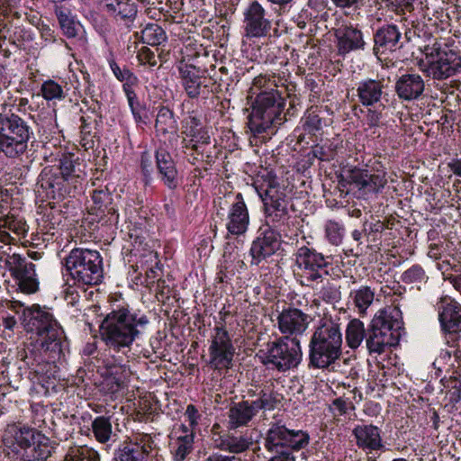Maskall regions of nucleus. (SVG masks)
I'll use <instances>...</instances> for the list:
<instances>
[{
    "mask_svg": "<svg viewBox=\"0 0 461 461\" xmlns=\"http://www.w3.org/2000/svg\"><path fill=\"white\" fill-rule=\"evenodd\" d=\"M149 323L147 315L121 306L106 314L99 326L100 339L119 352L130 348Z\"/></svg>",
    "mask_w": 461,
    "mask_h": 461,
    "instance_id": "obj_1",
    "label": "nucleus"
},
{
    "mask_svg": "<svg viewBox=\"0 0 461 461\" xmlns=\"http://www.w3.org/2000/svg\"><path fill=\"white\" fill-rule=\"evenodd\" d=\"M21 321L27 332L39 337L41 348L49 359L54 361L64 356V330L50 309L36 303L25 307Z\"/></svg>",
    "mask_w": 461,
    "mask_h": 461,
    "instance_id": "obj_2",
    "label": "nucleus"
},
{
    "mask_svg": "<svg viewBox=\"0 0 461 461\" xmlns=\"http://www.w3.org/2000/svg\"><path fill=\"white\" fill-rule=\"evenodd\" d=\"M295 277L302 286L316 289L322 285L319 297L325 302L337 298V291L329 281L327 267L330 265V257L324 256L312 248L300 247L294 254Z\"/></svg>",
    "mask_w": 461,
    "mask_h": 461,
    "instance_id": "obj_3",
    "label": "nucleus"
},
{
    "mask_svg": "<svg viewBox=\"0 0 461 461\" xmlns=\"http://www.w3.org/2000/svg\"><path fill=\"white\" fill-rule=\"evenodd\" d=\"M342 355V333L339 324L323 321L314 330L309 342V366L328 369Z\"/></svg>",
    "mask_w": 461,
    "mask_h": 461,
    "instance_id": "obj_4",
    "label": "nucleus"
},
{
    "mask_svg": "<svg viewBox=\"0 0 461 461\" xmlns=\"http://www.w3.org/2000/svg\"><path fill=\"white\" fill-rule=\"evenodd\" d=\"M285 99L273 88L257 94L248 122L252 134L258 137L272 127L281 125L285 121Z\"/></svg>",
    "mask_w": 461,
    "mask_h": 461,
    "instance_id": "obj_5",
    "label": "nucleus"
},
{
    "mask_svg": "<svg viewBox=\"0 0 461 461\" xmlns=\"http://www.w3.org/2000/svg\"><path fill=\"white\" fill-rule=\"evenodd\" d=\"M396 308L379 310L367 326L366 346L370 355H381L399 341L401 322Z\"/></svg>",
    "mask_w": 461,
    "mask_h": 461,
    "instance_id": "obj_6",
    "label": "nucleus"
},
{
    "mask_svg": "<svg viewBox=\"0 0 461 461\" xmlns=\"http://www.w3.org/2000/svg\"><path fill=\"white\" fill-rule=\"evenodd\" d=\"M33 138L30 122L14 113H0V155L17 158L28 150V143Z\"/></svg>",
    "mask_w": 461,
    "mask_h": 461,
    "instance_id": "obj_7",
    "label": "nucleus"
},
{
    "mask_svg": "<svg viewBox=\"0 0 461 461\" xmlns=\"http://www.w3.org/2000/svg\"><path fill=\"white\" fill-rule=\"evenodd\" d=\"M65 267L76 284L95 285L103 279V259L97 250L77 248L65 258Z\"/></svg>",
    "mask_w": 461,
    "mask_h": 461,
    "instance_id": "obj_8",
    "label": "nucleus"
},
{
    "mask_svg": "<svg viewBox=\"0 0 461 461\" xmlns=\"http://www.w3.org/2000/svg\"><path fill=\"white\" fill-rule=\"evenodd\" d=\"M310 442L309 434L303 430L289 429L280 423H271L264 438L265 448L273 454V456H280V459L295 460L294 451L305 448Z\"/></svg>",
    "mask_w": 461,
    "mask_h": 461,
    "instance_id": "obj_9",
    "label": "nucleus"
},
{
    "mask_svg": "<svg viewBox=\"0 0 461 461\" xmlns=\"http://www.w3.org/2000/svg\"><path fill=\"white\" fill-rule=\"evenodd\" d=\"M259 353L263 365L283 373L297 367L303 357L300 341L296 338H278L269 341Z\"/></svg>",
    "mask_w": 461,
    "mask_h": 461,
    "instance_id": "obj_10",
    "label": "nucleus"
},
{
    "mask_svg": "<svg viewBox=\"0 0 461 461\" xmlns=\"http://www.w3.org/2000/svg\"><path fill=\"white\" fill-rule=\"evenodd\" d=\"M4 263L19 292L32 294L39 291L35 264L18 253L7 254Z\"/></svg>",
    "mask_w": 461,
    "mask_h": 461,
    "instance_id": "obj_11",
    "label": "nucleus"
},
{
    "mask_svg": "<svg viewBox=\"0 0 461 461\" xmlns=\"http://www.w3.org/2000/svg\"><path fill=\"white\" fill-rule=\"evenodd\" d=\"M221 321L214 328V335L209 348L210 364L214 369L229 368L234 356V347L228 331L224 328L228 312H220Z\"/></svg>",
    "mask_w": 461,
    "mask_h": 461,
    "instance_id": "obj_12",
    "label": "nucleus"
},
{
    "mask_svg": "<svg viewBox=\"0 0 461 461\" xmlns=\"http://www.w3.org/2000/svg\"><path fill=\"white\" fill-rule=\"evenodd\" d=\"M281 246L280 234L270 226L260 228L258 237L253 240L249 254L251 265L258 266L262 261L276 254Z\"/></svg>",
    "mask_w": 461,
    "mask_h": 461,
    "instance_id": "obj_13",
    "label": "nucleus"
},
{
    "mask_svg": "<svg viewBox=\"0 0 461 461\" xmlns=\"http://www.w3.org/2000/svg\"><path fill=\"white\" fill-rule=\"evenodd\" d=\"M158 450L150 435H142L137 441L125 443L115 455L114 461H149Z\"/></svg>",
    "mask_w": 461,
    "mask_h": 461,
    "instance_id": "obj_14",
    "label": "nucleus"
},
{
    "mask_svg": "<svg viewBox=\"0 0 461 461\" xmlns=\"http://www.w3.org/2000/svg\"><path fill=\"white\" fill-rule=\"evenodd\" d=\"M262 201L267 219L276 224V226L286 223L290 216L288 212V201L284 192L274 186H270L265 191L264 195H262Z\"/></svg>",
    "mask_w": 461,
    "mask_h": 461,
    "instance_id": "obj_15",
    "label": "nucleus"
},
{
    "mask_svg": "<svg viewBox=\"0 0 461 461\" xmlns=\"http://www.w3.org/2000/svg\"><path fill=\"white\" fill-rule=\"evenodd\" d=\"M38 186L46 193V196L56 199L65 197L71 193L73 185L64 175L53 167H46L39 176Z\"/></svg>",
    "mask_w": 461,
    "mask_h": 461,
    "instance_id": "obj_16",
    "label": "nucleus"
},
{
    "mask_svg": "<svg viewBox=\"0 0 461 461\" xmlns=\"http://www.w3.org/2000/svg\"><path fill=\"white\" fill-rule=\"evenodd\" d=\"M244 30L249 38L266 37L271 30V21L263 6L253 1L244 13Z\"/></svg>",
    "mask_w": 461,
    "mask_h": 461,
    "instance_id": "obj_17",
    "label": "nucleus"
},
{
    "mask_svg": "<svg viewBox=\"0 0 461 461\" xmlns=\"http://www.w3.org/2000/svg\"><path fill=\"white\" fill-rule=\"evenodd\" d=\"M346 179L355 185L359 190L369 193H378L387 184L385 173L372 172L366 168L352 167L346 171Z\"/></svg>",
    "mask_w": 461,
    "mask_h": 461,
    "instance_id": "obj_18",
    "label": "nucleus"
},
{
    "mask_svg": "<svg viewBox=\"0 0 461 461\" xmlns=\"http://www.w3.org/2000/svg\"><path fill=\"white\" fill-rule=\"evenodd\" d=\"M438 59L428 68L429 74L437 80H443L456 74L461 69V56L452 50H437Z\"/></svg>",
    "mask_w": 461,
    "mask_h": 461,
    "instance_id": "obj_19",
    "label": "nucleus"
},
{
    "mask_svg": "<svg viewBox=\"0 0 461 461\" xmlns=\"http://www.w3.org/2000/svg\"><path fill=\"white\" fill-rule=\"evenodd\" d=\"M309 316L294 307L284 309L277 316V326L283 338L302 335L307 329Z\"/></svg>",
    "mask_w": 461,
    "mask_h": 461,
    "instance_id": "obj_20",
    "label": "nucleus"
},
{
    "mask_svg": "<svg viewBox=\"0 0 461 461\" xmlns=\"http://www.w3.org/2000/svg\"><path fill=\"white\" fill-rule=\"evenodd\" d=\"M181 85L191 99H198L201 95L208 92L207 85H205L206 78L201 75L199 68L195 66L181 61L177 67Z\"/></svg>",
    "mask_w": 461,
    "mask_h": 461,
    "instance_id": "obj_21",
    "label": "nucleus"
},
{
    "mask_svg": "<svg viewBox=\"0 0 461 461\" xmlns=\"http://www.w3.org/2000/svg\"><path fill=\"white\" fill-rule=\"evenodd\" d=\"M335 37L339 55H346L351 51L363 50L366 41L361 30L352 24H342L336 29Z\"/></svg>",
    "mask_w": 461,
    "mask_h": 461,
    "instance_id": "obj_22",
    "label": "nucleus"
},
{
    "mask_svg": "<svg viewBox=\"0 0 461 461\" xmlns=\"http://www.w3.org/2000/svg\"><path fill=\"white\" fill-rule=\"evenodd\" d=\"M438 320L444 331L456 333L461 330V304L446 296L438 303Z\"/></svg>",
    "mask_w": 461,
    "mask_h": 461,
    "instance_id": "obj_23",
    "label": "nucleus"
},
{
    "mask_svg": "<svg viewBox=\"0 0 461 461\" xmlns=\"http://www.w3.org/2000/svg\"><path fill=\"white\" fill-rule=\"evenodd\" d=\"M352 436L357 447L366 454L382 450L384 447L380 429L372 424L355 426Z\"/></svg>",
    "mask_w": 461,
    "mask_h": 461,
    "instance_id": "obj_24",
    "label": "nucleus"
},
{
    "mask_svg": "<svg viewBox=\"0 0 461 461\" xmlns=\"http://www.w3.org/2000/svg\"><path fill=\"white\" fill-rule=\"evenodd\" d=\"M402 33L395 24H384L374 33V53L383 55L402 48Z\"/></svg>",
    "mask_w": 461,
    "mask_h": 461,
    "instance_id": "obj_25",
    "label": "nucleus"
},
{
    "mask_svg": "<svg viewBox=\"0 0 461 461\" xmlns=\"http://www.w3.org/2000/svg\"><path fill=\"white\" fill-rule=\"evenodd\" d=\"M425 89V82L422 77L417 73H405L399 77L394 85V90L402 101H413L419 99Z\"/></svg>",
    "mask_w": 461,
    "mask_h": 461,
    "instance_id": "obj_26",
    "label": "nucleus"
},
{
    "mask_svg": "<svg viewBox=\"0 0 461 461\" xmlns=\"http://www.w3.org/2000/svg\"><path fill=\"white\" fill-rule=\"evenodd\" d=\"M249 224V214L241 194L236 195L228 213L226 229L228 233L233 236L244 234Z\"/></svg>",
    "mask_w": 461,
    "mask_h": 461,
    "instance_id": "obj_27",
    "label": "nucleus"
},
{
    "mask_svg": "<svg viewBox=\"0 0 461 461\" xmlns=\"http://www.w3.org/2000/svg\"><path fill=\"white\" fill-rule=\"evenodd\" d=\"M385 88L384 78L361 80L356 88L357 100L363 106H374L382 101Z\"/></svg>",
    "mask_w": 461,
    "mask_h": 461,
    "instance_id": "obj_28",
    "label": "nucleus"
},
{
    "mask_svg": "<svg viewBox=\"0 0 461 461\" xmlns=\"http://www.w3.org/2000/svg\"><path fill=\"white\" fill-rule=\"evenodd\" d=\"M156 164L163 184L170 190L176 189L179 185V176L171 154L166 149H158L156 152Z\"/></svg>",
    "mask_w": 461,
    "mask_h": 461,
    "instance_id": "obj_29",
    "label": "nucleus"
},
{
    "mask_svg": "<svg viewBox=\"0 0 461 461\" xmlns=\"http://www.w3.org/2000/svg\"><path fill=\"white\" fill-rule=\"evenodd\" d=\"M257 414L258 411L254 409L250 400L232 402L228 410L229 429L248 426Z\"/></svg>",
    "mask_w": 461,
    "mask_h": 461,
    "instance_id": "obj_30",
    "label": "nucleus"
},
{
    "mask_svg": "<svg viewBox=\"0 0 461 461\" xmlns=\"http://www.w3.org/2000/svg\"><path fill=\"white\" fill-rule=\"evenodd\" d=\"M58 169L66 176L74 188L86 176V165L73 154L63 155L59 159Z\"/></svg>",
    "mask_w": 461,
    "mask_h": 461,
    "instance_id": "obj_31",
    "label": "nucleus"
},
{
    "mask_svg": "<svg viewBox=\"0 0 461 461\" xmlns=\"http://www.w3.org/2000/svg\"><path fill=\"white\" fill-rule=\"evenodd\" d=\"M252 445V437L247 431L240 435L228 432L216 441L217 448L234 455L247 451Z\"/></svg>",
    "mask_w": 461,
    "mask_h": 461,
    "instance_id": "obj_32",
    "label": "nucleus"
},
{
    "mask_svg": "<svg viewBox=\"0 0 461 461\" xmlns=\"http://www.w3.org/2000/svg\"><path fill=\"white\" fill-rule=\"evenodd\" d=\"M183 133L190 137L192 141L210 143V135L202 125L201 116L194 111L188 113V116L183 121Z\"/></svg>",
    "mask_w": 461,
    "mask_h": 461,
    "instance_id": "obj_33",
    "label": "nucleus"
},
{
    "mask_svg": "<svg viewBox=\"0 0 461 461\" xmlns=\"http://www.w3.org/2000/svg\"><path fill=\"white\" fill-rule=\"evenodd\" d=\"M248 393L251 397H257L256 399L250 400V402L258 413L261 410H274L279 402L278 393L268 385L262 386L258 393L250 390Z\"/></svg>",
    "mask_w": 461,
    "mask_h": 461,
    "instance_id": "obj_34",
    "label": "nucleus"
},
{
    "mask_svg": "<svg viewBox=\"0 0 461 461\" xmlns=\"http://www.w3.org/2000/svg\"><path fill=\"white\" fill-rule=\"evenodd\" d=\"M62 33L68 39L76 38L81 29V24L72 15L71 11L56 6L54 9Z\"/></svg>",
    "mask_w": 461,
    "mask_h": 461,
    "instance_id": "obj_35",
    "label": "nucleus"
},
{
    "mask_svg": "<svg viewBox=\"0 0 461 461\" xmlns=\"http://www.w3.org/2000/svg\"><path fill=\"white\" fill-rule=\"evenodd\" d=\"M349 298L359 314H365L375 300V289L361 285L349 294Z\"/></svg>",
    "mask_w": 461,
    "mask_h": 461,
    "instance_id": "obj_36",
    "label": "nucleus"
},
{
    "mask_svg": "<svg viewBox=\"0 0 461 461\" xmlns=\"http://www.w3.org/2000/svg\"><path fill=\"white\" fill-rule=\"evenodd\" d=\"M367 328H365L364 322L359 319L351 320L346 329V342L352 348H357L363 340L366 341Z\"/></svg>",
    "mask_w": 461,
    "mask_h": 461,
    "instance_id": "obj_37",
    "label": "nucleus"
},
{
    "mask_svg": "<svg viewBox=\"0 0 461 461\" xmlns=\"http://www.w3.org/2000/svg\"><path fill=\"white\" fill-rule=\"evenodd\" d=\"M91 429L95 440L99 443H107L113 436L111 417L97 416L92 420Z\"/></svg>",
    "mask_w": 461,
    "mask_h": 461,
    "instance_id": "obj_38",
    "label": "nucleus"
},
{
    "mask_svg": "<svg viewBox=\"0 0 461 461\" xmlns=\"http://www.w3.org/2000/svg\"><path fill=\"white\" fill-rule=\"evenodd\" d=\"M105 8L107 12L122 20H132L137 14L135 4L130 0H111L105 5Z\"/></svg>",
    "mask_w": 461,
    "mask_h": 461,
    "instance_id": "obj_39",
    "label": "nucleus"
},
{
    "mask_svg": "<svg viewBox=\"0 0 461 461\" xmlns=\"http://www.w3.org/2000/svg\"><path fill=\"white\" fill-rule=\"evenodd\" d=\"M156 131L162 135L176 132L177 123L174 117V113L168 107L161 106L158 112L156 122Z\"/></svg>",
    "mask_w": 461,
    "mask_h": 461,
    "instance_id": "obj_40",
    "label": "nucleus"
},
{
    "mask_svg": "<svg viewBox=\"0 0 461 461\" xmlns=\"http://www.w3.org/2000/svg\"><path fill=\"white\" fill-rule=\"evenodd\" d=\"M140 34V41L150 46H158L167 41L165 31L158 23H148Z\"/></svg>",
    "mask_w": 461,
    "mask_h": 461,
    "instance_id": "obj_41",
    "label": "nucleus"
},
{
    "mask_svg": "<svg viewBox=\"0 0 461 461\" xmlns=\"http://www.w3.org/2000/svg\"><path fill=\"white\" fill-rule=\"evenodd\" d=\"M92 200L94 206L92 207L93 214L98 218H103L107 206L113 202V197L109 190L105 187L104 189H95L92 194Z\"/></svg>",
    "mask_w": 461,
    "mask_h": 461,
    "instance_id": "obj_42",
    "label": "nucleus"
},
{
    "mask_svg": "<svg viewBox=\"0 0 461 461\" xmlns=\"http://www.w3.org/2000/svg\"><path fill=\"white\" fill-rule=\"evenodd\" d=\"M361 400V393L357 388H354L348 393H344L342 396L333 400L332 405L339 415H344L349 410H355L354 401L358 402Z\"/></svg>",
    "mask_w": 461,
    "mask_h": 461,
    "instance_id": "obj_43",
    "label": "nucleus"
},
{
    "mask_svg": "<svg viewBox=\"0 0 461 461\" xmlns=\"http://www.w3.org/2000/svg\"><path fill=\"white\" fill-rule=\"evenodd\" d=\"M0 229H7L20 239L26 235L29 228L25 220L15 212L0 223Z\"/></svg>",
    "mask_w": 461,
    "mask_h": 461,
    "instance_id": "obj_44",
    "label": "nucleus"
},
{
    "mask_svg": "<svg viewBox=\"0 0 461 461\" xmlns=\"http://www.w3.org/2000/svg\"><path fill=\"white\" fill-rule=\"evenodd\" d=\"M194 434L180 435L174 451L176 461H183L193 450Z\"/></svg>",
    "mask_w": 461,
    "mask_h": 461,
    "instance_id": "obj_45",
    "label": "nucleus"
},
{
    "mask_svg": "<svg viewBox=\"0 0 461 461\" xmlns=\"http://www.w3.org/2000/svg\"><path fill=\"white\" fill-rule=\"evenodd\" d=\"M42 97L47 101L61 100L66 97L63 87L54 80H47L41 86Z\"/></svg>",
    "mask_w": 461,
    "mask_h": 461,
    "instance_id": "obj_46",
    "label": "nucleus"
},
{
    "mask_svg": "<svg viewBox=\"0 0 461 461\" xmlns=\"http://www.w3.org/2000/svg\"><path fill=\"white\" fill-rule=\"evenodd\" d=\"M131 371L126 366H113L109 369V376L115 379V390H121L127 385Z\"/></svg>",
    "mask_w": 461,
    "mask_h": 461,
    "instance_id": "obj_47",
    "label": "nucleus"
},
{
    "mask_svg": "<svg viewBox=\"0 0 461 461\" xmlns=\"http://www.w3.org/2000/svg\"><path fill=\"white\" fill-rule=\"evenodd\" d=\"M428 277L425 274L424 269L418 265H414L405 272H403L402 276V280L405 284H416L420 285L425 283Z\"/></svg>",
    "mask_w": 461,
    "mask_h": 461,
    "instance_id": "obj_48",
    "label": "nucleus"
},
{
    "mask_svg": "<svg viewBox=\"0 0 461 461\" xmlns=\"http://www.w3.org/2000/svg\"><path fill=\"white\" fill-rule=\"evenodd\" d=\"M65 461H100V458L91 448H76L66 456Z\"/></svg>",
    "mask_w": 461,
    "mask_h": 461,
    "instance_id": "obj_49",
    "label": "nucleus"
},
{
    "mask_svg": "<svg viewBox=\"0 0 461 461\" xmlns=\"http://www.w3.org/2000/svg\"><path fill=\"white\" fill-rule=\"evenodd\" d=\"M35 431L32 429L23 427L14 433V440L17 445L23 449L30 447L34 444Z\"/></svg>",
    "mask_w": 461,
    "mask_h": 461,
    "instance_id": "obj_50",
    "label": "nucleus"
},
{
    "mask_svg": "<svg viewBox=\"0 0 461 461\" xmlns=\"http://www.w3.org/2000/svg\"><path fill=\"white\" fill-rule=\"evenodd\" d=\"M110 67L118 80L130 86L137 84V77L126 67L121 68L114 60L110 61Z\"/></svg>",
    "mask_w": 461,
    "mask_h": 461,
    "instance_id": "obj_51",
    "label": "nucleus"
},
{
    "mask_svg": "<svg viewBox=\"0 0 461 461\" xmlns=\"http://www.w3.org/2000/svg\"><path fill=\"white\" fill-rule=\"evenodd\" d=\"M52 447L47 443H39L32 449V459H24L23 457L17 456L13 461H46L51 455Z\"/></svg>",
    "mask_w": 461,
    "mask_h": 461,
    "instance_id": "obj_52",
    "label": "nucleus"
},
{
    "mask_svg": "<svg viewBox=\"0 0 461 461\" xmlns=\"http://www.w3.org/2000/svg\"><path fill=\"white\" fill-rule=\"evenodd\" d=\"M123 90L125 92L129 105L135 119L140 120L141 106L139 103L137 95L133 89V86H130V84H123Z\"/></svg>",
    "mask_w": 461,
    "mask_h": 461,
    "instance_id": "obj_53",
    "label": "nucleus"
},
{
    "mask_svg": "<svg viewBox=\"0 0 461 461\" xmlns=\"http://www.w3.org/2000/svg\"><path fill=\"white\" fill-rule=\"evenodd\" d=\"M445 387L448 389L451 402L456 403L461 400V380L456 377H450L446 382Z\"/></svg>",
    "mask_w": 461,
    "mask_h": 461,
    "instance_id": "obj_54",
    "label": "nucleus"
},
{
    "mask_svg": "<svg viewBox=\"0 0 461 461\" xmlns=\"http://www.w3.org/2000/svg\"><path fill=\"white\" fill-rule=\"evenodd\" d=\"M81 133L84 135L83 138H82V145L87 149V148H92L93 147V140H88L87 137L88 136H91V132H92V124L95 123L96 124V120L94 119L93 121H90V118L89 117H86V116H82L81 117Z\"/></svg>",
    "mask_w": 461,
    "mask_h": 461,
    "instance_id": "obj_55",
    "label": "nucleus"
},
{
    "mask_svg": "<svg viewBox=\"0 0 461 461\" xmlns=\"http://www.w3.org/2000/svg\"><path fill=\"white\" fill-rule=\"evenodd\" d=\"M326 235L332 244H339L342 238L339 225L335 221H330L326 225Z\"/></svg>",
    "mask_w": 461,
    "mask_h": 461,
    "instance_id": "obj_56",
    "label": "nucleus"
},
{
    "mask_svg": "<svg viewBox=\"0 0 461 461\" xmlns=\"http://www.w3.org/2000/svg\"><path fill=\"white\" fill-rule=\"evenodd\" d=\"M321 118L315 113H309L305 117L304 128L309 132H315L321 128Z\"/></svg>",
    "mask_w": 461,
    "mask_h": 461,
    "instance_id": "obj_57",
    "label": "nucleus"
},
{
    "mask_svg": "<svg viewBox=\"0 0 461 461\" xmlns=\"http://www.w3.org/2000/svg\"><path fill=\"white\" fill-rule=\"evenodd\" d=\"M141 170L144 176V184L145 185H148L150 184L152 177H151V172H152V163L150 159L146 155H142L141 157Z\"/></svg>",
    "mask_w": 461,
    "mask_h": 461,
    "instance_id": "obj_58",
    "label": "nucleus"
},
{
    "mask_svg": "<svg viewBox=\"0 0 461 461\" xmlns=\"http://www.w3.org/2000/svg\"><path fill=\"white\" fill-rule=\"evenodd\" d=\"M118 218L119 214L117 212V208L112 202V203H110V206H107L104 217L99 219L104 220L105 223L116 224L118 222Z\"/></svg>",
    "mask_w": 461,
    "mask_h": 461,
    "instance_id": "obj_59",
    "label": "nucleus"
},
{
    "mask_svg": "<svg viewBox=\"0 0 461 461\" xmlns=\"http://www.w3.org/2000/svg\"><path fill=\"white\" fill-rule=\"evenodd\" d=\"M185 415L187 417L189 426L194 429L198 424L200 414L196 407L193 404H189L186 407Z\"/></svg>",
    "mask_w": 461,
    "mask_h": 461,
    "instance_id": "obj_60",
    "label": "nucleus"
},
{
    "mask_svg": "<svg viewBox=\"0 0 461 461\" xmlns=\"http://www.w3.org/2000/svg\"><path fill=\"white\" fill-rule=\"evenodd\" d=\"M16 211L11 207L8 198L0 200V223L10 217Z\"/></svg>",
    "mask_w": 461,
    "mask_h": 461,
    "instance_id": "obj_61",
    "label": "nucleus"
},
{
    "mask_svg": "<svg viewBox=\"0 0 461 461\" xmlns=\"http://www.w3.org/2000/svg\"><path fill=\"white\" fill-rule=\"evenodd\" d=\"M139 59L143 63H148L150 66L157 64L154 53L148 48L143 47L139 53Z\"/></svg>",
    "mask_w": 461,
    "mask_h": 461,
    "instance_id": "obj_62",
    "label": "nucleus"
},
{
    "mask_svg": "<svg viewBox=\"0 0 461 461\" xmlns=\"http://www.w3.org/2000/svg\"><path fill=\"white\" fill-rule=\"evenodd\" d=\"M312 156L321 161H330L331 155L322 146L316 145L312 149Z\"/></svg>",
    "mask_w": 461,
    "mask_h": 461,
    "instance_id": "obj_63",
    "label": "nucleus"
},
{
    "mask_svg": "<svg viewBox=\"0 0 461 461\" xmlns=\"http://www.w3.org/2000/svg\"><path fill=\"white\" fill-rule=\"evenodd\" d=\"M205 461H241V459L235 456H226L220 453H212L205 459Z\"/></svg>",
    "mask_w": 461,
    "mask_h": 461,
    "instance_id": "obj_64",
    "label": "nucleus"
}]
</instances>
